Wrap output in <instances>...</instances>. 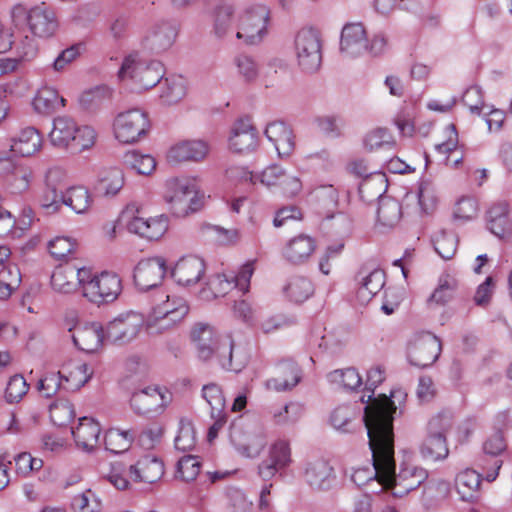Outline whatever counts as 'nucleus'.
<instances>
[{"instance_id": "obj_1", "label": "nucleus", "mask_w": 512, "mask_h": 512, "mask_svg": "<svg viewBox=\"0 0 512 512\" xmlns=\"http://www.w3.org/2000/svg\"><path fill=\"white\" fill-rule=\"evenodd\" d=\"M401 391L391 393L390 398L383 395L370 402L364 410V423L367 429L368 443L372 452L373 468L356 469L351 479L357 486H363L373 479L387 489L393 468V414L396 412L395 398Z\"/></svg>"}, {"instance_id": "obj_2", "label": "nucleus", "mask_w": 512, "mask_h": 512, "mask_svg": "<svg viewBox=\"0 0 512 512\" xmlns=\"http://www.w3.org/2000/svg\"><path fill=\"white\" fill-rule=\"evenodd\" d=\"M191 339L197 348L198 356L203 360L216 356L224 369L234 372L241 371L247 364L246 354L236 350L229 337L219 339L210 325L196 324L191 331Z\"/></svg>"}, {"instance_id": "obj_3", "label": "nucleus", "mask_w": 512, "mask_h": 512, "mask_svg": "<svg viewBox=\"0 0 512 512\" xmlns=\"http://www.w3.org/2000/svg\"><path fill=\"white\" fill-rule=\"evenodd\" d=\"M164 200L176 217H185L198 211L201 206L199 186L195 178L175 177L166 181Z\"/></svg>"}, {"instance_id": "obj_4", "label": "nucleus", "mask_w": 512, "mask_h": 512, "mask_svg": "<svg viewBox=\"0 0 512 512\" xmlns=\"http://www.w3.org/2000/svg\"><path fill=\"white\" fill-rule=\"evenodd\" d=\"M270 9L260 3L244 7L237 16L235 37L246 45H258L269 33Z\"/></svg>"}, {"instance_id": "obj_5", "label": "nucleus", "mask_w": 512, "mask_h": 512, "mask_svg": "<svg viewBox=\"0 0 512 512\" xmlns=\"http://www.w3.org/2000/svg\"><path fill=\"white\" fill-rule=\"evenodd\" d=\"M84 288L82 296L89 302L102 305L114 302L122 292V280L113 272H101L96 274L91 268L86 267L82 274Z\"/></svg>"}, {"instance_id": "obj_6", "label": "nucleus", "mask_w": 512, "mask_h": 512, "mask_svg": "<svg viewBox=\"0 0 512 512\" xmlns=\"http://www.w3.org/2000/svg\"><path fill=\"white\" fill-rule=\"evenodd\" d=\"M189 307L182 297L165 295V300L157 303L146 319V329L150 334H162L175 327L188 314Z\"/></svg>"}, {"instance_id": "obj_7", "label": "nucleus", "mask_w": 512, "mask_h": 512, "mask_svg": "<svg viewBox=\"0 0 512 512\" xmlns=\"http://www.w3.org/2000/svg\"><path fill=\"white\" fill-rule=\"evenodd\" d=\"M11 14L14 20L24 17L30 32L40 39L53 37L59 28L55 12L45 2L30 9L22 4H17L13 6Z\"/></svg>"}, {"instance_id": "obj_8", "label": "nucleus", "mask_w": 512, "mask_h": 512, "mask_svg": "<svg viewBox=\"0 0 512 512\" xmlns=\"http://www.w3.org/2000/svg\"><path fill=\"white\" fill-rule=\"evenodd\" d=\"M118 76L122 80H132L139 89L147 90L159 83L163 77V69L159 62H145L134 53L125 57Z\"/></svg>"}, {"instance_id": "obj_9", "label": "nucleus", "mask_w": 512, "mask_h": 512, "mask_svg": "<svg viewBox=\"0 0 512 512\" xmlns=\"http://www.w3.org/2000/svg\"><path fill=\"white\" fill-rule=\"evenodd\" d=\"M452 427V417L446 413H440L428 423V435L420 446L423 458L438 461L447 458L449 449L446 442V434Z\"/></svg>"}, {"instance_id": "obj_10", "label": "nucleus", "mask_w": 512, "mask_h": 512, "mask_svg": "<svg viewBox=\"0 0 512 512\" xmlns=\"http://www.w3.org/2000/svg\"><path fill=\"white\" fill-rule=\"evenodd\" d=\"M294 49L300 68L307 73L316 72L322 63L320 33L313 28H303L295 36Z\"/></svg>"}, {"instance_id": "obj_11", "label": "nucleus", "mask_w": 512, "mask_h": 512, "mask_svg": "<svg viewBox=\"0 0 512 512\" xmlns=\"http://www.w3.org/2000/svg\"><path fill=\"white\" fill-rule=\"evenodd\" d=\"M113 126L116 139L129 144L147 134L150 129V121L146 112L132 109L118 114Z\"/></svg>"}, {"instance_id": "obj_12", "label": "nucleus", "mask_w": 512, "mask_h": 512, "mask_svg": "<svg viewBox=\"0 0 512 512\" xmlns=\"http://www.w3.org/2000/svg\"><path fill=\"white\" fill-rule=\"evenodd\" d=\"M441 353V342L432 333L416 335L408 346V360L418 368L431 366Z\"/></svg>"}, {"instance_id": "obj_13", "label": "nucleus", "mask_w": 512, "mask_h": 512, "mask_svg": "<svg viewBox=\"0 0 512 512\" xmlns=\"http://www.w3.org/2000/svg\"><path fill=\"white\" fill-rule=\"evenodd\" d=\"M146 325L143 316L136 312L121 314L106 326V337L113 343L125 344L134 340Z\"/></svg>"}, {"instance_id": "obj_14", "label": "nucleus", "mask_w": 512, "mask_h": 512, "mask_svg": "<svg viewBox=\"0 0 512 512\" xmlns=\"http://www.w3.org/2000/svg\"><path fill=\"white\" fill-rule=\"evenodd\" d=\"M427 478L428 471L426 469L409 463L402 465L399 473L396 474L395 459L393 458L391 480L387 484V489H391L393 496L403 497L417 489Z\"/></svg>"}, {"instance_id": "obj_15", "label": "nucleus", "mask_w": 512, "mask_h": 512, "mask_svg": "<svg viewBox=\"0 0 512 512\" xmlns=\"http://www.w3.org/2000/svg\"><path fill=\"white\" fill-rule=\"evenodd\" d=\"M507 449V442L504 434L496 430L486 437L482 444V450L486 457L492 458L491 467L486 465V458L480 460L479 466L485 473L484 478L488 482H493L499 474L503 461L499 458Z\"/></svg>"}, {"instance_id": "obj_16", "label": "nucleus", "mask_w": 512, "mask_h": 512, "mask_svg": "<svg viewBox=\"0 0 512 512\" xmlns=\"http://www.w3.org/2000/svg\"><path fill=\"white\" fill-rule=\"evenodd\" d=\"M131 214L127 222V229L148 240L160 239L168 229V218L164 215L157 217L143 218L134 215V206H128L124 216Z\"/></svg>"}, {"instance_id": "obj_17", "label": "nucleus", "mask_w": 512, "mask_h": 512, "mask_svg": "<svg viewBox=\"0 0 512 512\" xmlns=\"http://www.w3.org/2000/svg\"><path fill=\"white\" fill-rule=\"evenodd\" d=\"M84 272L86 267H78L74 264L58 266L51 276V286L54 291L62 294L74 293L78 289L83 293L82 274Z\"/></svg>"}, {"instance_id": "obj_18", "label": "nucleus", "mask_w": 512, "mask_h": 512, "mask_svg": "<svg viewBox=\"0 0 512 512\" xmlns=\"http://www.w3.org/2000/svg\"><path fill=\"white\" fill-rule=\"evenodd\" d=\"M132 409L141 415L159 414L167 403L166 395L157 387H147L132 394Z\"/></svg>"}, {"instance_id": "obj_19", "label": "nucleus", "mask_w": 512, "mask_h": 512, "mask_svg": "<svg viewBox=\"0 0 512 512\" xmlns=\"http://www.w3.org/2000/svg\"><path fill=\"white\" fill-rule=\"evenodd\" d=\"M166 273L165 261L162 258L141 260L134 269V282L140 289L157 286Z\"/></svg>"}, {"instance_id": "obj_20", "label": "nucleus", "mask_w": 512, "mask_h": 512, "mask_svg": "<svg viewBox=\"0 0 512 512\" xmlns=\"http://www.w3.org/2000/svg\"><path fill=\"white\" fill-rule=\"evenodd\" d=\"M72 331V340L80 350L93 353L99 350L103 344L106 331L100 323H88L84 325H77Z\"/></svg>"}, {"instance_id": "obj_21", "label": "nucleus", "mask_w": 512, "mask_h": 512, "mask_svg": "<svg viewBox=\"0 0 512 512\" xmlns=\"http://www.w3.org/2000/svg\"><path fill=\"white\" fill-rule=\"evenodd\" d=\"M254 264L255 261L245 263L238 273L232 277L231 281L227 279L225 275L215 276L209 283L211 291L215 296H222L225 295L233 285L240 291L244 293L247 292L250 286V279L255 270Z\"/></svg>"}, {"instance_id": "obj_22", "label": "nucleus", "mask_w": 512, "mask_h": 512, "mask_svg": "<svg viewBox=\"0 0 512 512\" xmlns=\"http://www.w3.org/2000/svg\"><path fill=\"white\" fill-rule=\"evenodd\" d=\"M205 273L204 261L196 256H185L174 265L171 275L182 286L197 284Z\"/></svg>"}, {"instance_id": "obj_23", "label": "nucleus", "mask_w": 512, "mask_h": 512, "mask_svg": "<svg viewBox=\"0 0 512 512\" xmlns=\"http://www.w3.org/2000/svg\"><path fill=\"white\" fill-rule=\"evenodd\" d=\"M487 227L495 236L506 238L512 235L510 205L507 201H497L486 213Z\"/></svg>"}, {"instance_id": "obj_24", "label": "nucleus", "mask_w": 512, "mask_h": 512, "mask_svg": "<svg viewBox=\"0 0 512 512\" xmlns=\"http://www.w3.org/2000/svg\"><path fill=\"white\" fill-rule=\"evenodd\" d=\"M163 474L164 464L162 460L153 455L140 458L129 468L130 478L137 483H155L162 478Z\"/></svg>"}, {"instance_id": "obj_25", "label": "nucleus", "mask_w": 512, "mask_h": 512, "mask_svg": "<svg viewBox=\"0 0 512 512\" xmlns=\"http://www.w3.org/2000/svg\"><path fill=\"white\" fill-rule=\"evenodd\" d=\"M341 51L351 57H357L368 49L366 30L361 23L346 24L341 33Z\"/></svg>"}, {"instance_id": "obj_26", "label": "nucleus", "mask_w": 512, "mask_h": 512, "mask_svg": "<svg viewBox=\"0 0 512 512\" xmlns=\"http://www.w3.org/2000/svg\"><path fill=\"white\" fill-rule=\"evenodd\" d=\"M258 145L256 129L245 121H237L229 137V148L234 153L245 154L255 150Z\"/></svg>"}, {"instance_id": "obj_27", "label": "nucleus", "mask_w": 512, "mask_h": 512, "mask_svg": "<svg viewBox=\"0 0 512 512\" xmlns=\"http://www.w3.org/2000/svg\"><path fill=\"white\" fill-rule=\"evenodd\" d=\"M265 136L273 143L280 157L290 156L295 148V137L292 129L282 121H274L267 125Z\"/></svg>"}, {"instance_id": "obj_28", "label": "nucleus", "mask_w": 512, "mask_h": 512, "mask_svg": "<svg viewBox=\"0 0 512 512\" xmlns=\"http://www.w3.org/2000/svg\"><path fill=\"white\" fill-rule=\"evenodd\" d=\"M305 480L315 490L329 489L335 479L333 467L325 460H316L307 464Z\"/></svg>"}, {"instance_id": "obj_29", "label": "nucleus", "mask_w": 512, "mask_h": 512, "mask_svg": "<svg viewBox=\"0 0 512 512\" xmlns=\"http://www.w3.org/2000/svg\"><path fill=\"white\" fill-rule=\"evenodd\" d=\"M482 475L474 469H464L455 477V487L461 500L475 502L480 497Z\"/></svg>"}, {"instance_id": "obj_30", "label": "nucleus", "mask_w": 512, "mask_h": 512, "mask_svg": "<svg viewBox=\"0 0 512 512\" xmlns=\"http://www.w3.org/2000/svg\"><path fill=\"white\" fill-rule=\"evenodd\" d=\"M42 136L34 127H27L20 131L16 138L11 140V152L21 157H29L40 151Z\"/></svg>"}, {"instance_id": "obj_31", "label": "nucleus", "mask_w": 512, "mask_h": 512, "mask_svg": "<svg viewBox=\"0 0 512 512\" xmlns=\"http://www.w3.org/2000/svg\"><path fill=\"white\" fill-rule=\"evenodd\" d=\"M209 151L208 144L202 140H186L174 145L168 157L172 161H200L203 160Z\"/></svg>"}, {"instance_id": "obj_32", "label": "nucleus", "mask_w": 512, "mask_h": 512, "mask_svg": "<svg viewBox=\"0 0 512 512\" xmlns=\"http://www.w3.org/2000/svg\"><path fill=\"white\" fill-rule=\"evenodd\" d=\"M100 433V424L89 417L80 418L78 426L72 430L77 446L87 451L97 447Z\"/></svg>"}, {"instance_id": "obj_33", "label": "nucleus", "mask_w": 512, "mask_h": 512, "mask_svg": "<svg viewBox=\"0 0 512 512\" xmlns=\"http://www.w3.org/2000/svg\"><path fill=\"white\" fill-rule=\"evenodd\" d=\"M63 388L67 391H77L84 386L92 376L89 366L83 362H74L66 365L59 371Z\"/></svg>"}, {"instance_id": "obj_34", "label": "nucleus", "mask_w": 512, "mask_h": 512, "mask_svg": "<svg viewBox=\"0 0 512 512\" xmlns=\"http://www.w3.org/2000/svg\"><path fill=\"white\" fill-rule=\"evenodd\" d=\"M76 123L69 117H57L53 121V128L49 134L51 144L57 148L70 149L74 134L76 133Z\"/></svg>"}, {"instance_id": "obj_35", "label": "nucleus", "mask_w": 512, "mask_h": 512, "mask_svg": "<svg viewBox=\"0 0 512 512\" xmlns=\"http://www.w3.org/2000/svg\"><path fill=\"white\" fill-rule=\"evenodd\" d=\"M377 225L384 231L394 228L401 220L400 203L390 197H378Z\"/></svg>"}, {"instance_id": "obj_36", "label": "nucleus", "mask_w": 512, "mask_h": 512, "mask_svg": "<svg viewBox=\"0 0 512 512\" xmlns=\"http://www.w3.org/2000/svg\"><path fill=\"white\" fill-rule=\"evenodd\" d=\"M360 286L357 291V297L362 302H369L384 286L385 273L383 270L375 268L369 272L362 270Z\"/></svg>"}, {"instance_id": "obj_37", "label": "nucleus", "mask_w": 512, "mask_h": 512, "mask_svg": "<svg viewBox=\"0 0 512 512\" xmlns=\"http://www.w3.org/2000/svg\"><path fill=\"white\" fill-rule=\"evenodd\" d=\"M315 248L316 243L312 237L299 235L288 242L284 257L291 263L301 264L312 255Z\"/></svg>"}, {"instance_id": "obj_38", "label": "nucleus", "mask_w": 512, "mask_h": 512, "mask_svg": "<svg viewBox=\"0 0 512 512\" xmlns=\"http://www.w3.org/2000/svg\"><path fill=\"white\" fill-rule=\"evenodd\" d=\"M32 105L40 114H51L65 106V99L55 88L43 86L34 96Z\"/></svg>"}, {"instance_id": "obj_39", "label": "nucleus", "mask_w": 512, "mask_h": 512, "mask_svg": "<svg viewBox=\"0 0 512 512\" xmlns=\"http://www.w3.org/2000/svg\"><path fill=\"white\" fill-rule=\"evenodd\" d=\"M176 35L177 32L174 26L169 23H161L155 26L146 36V44L151 50L162 52L172 46Z\"/></svg>"}, {"instance_id": "obj_40", "label": "nucleus", "mask_w": 512, "mask_h": 512, "mask_svg": "<svg viewBox=\"0 0 512 512\" xmlns=\"http://www.w3.org/2000/svg\"><path fill=\"white\" fill-rule=\"evenodd\" d=\"M350 171L359 176L365 177L362 183L359 186V193L363 196L365 193H368L371 189L374 188L375 185L379 187L375 190L374 196L380 197L383 193V184L385 182L384 175L376 174L371 175L368 171V167L363 160L353 161L349 165Z\"/></svg>"}, {"instance_id": "obj_41", "label": "nucleus", "mask_w": 512, "mask_h": 512, "mask_svg": "<svg viewBox=\"0 0 512 512\" xmlns=\"http://www.w3.org/2000/svg\"><path fill=\"white\" fill-rule=\"evenodd\" d=\"M64 205L69 207L77 214H84L88 212L93 204V199L88 191L83 186H73L67 188L64 192Z\"/></svg>"}, {"instance_id": "obj_42", "label": "nucleus", "mask_w": 512, "mask_h": 512, "mask_svg": "<svg viewBox=\"0 0 512 512\" xmlns=\"http://www.w3.org/2000/svg\"><path fill=\"white\" fill-rule=\"evenodd\" d=\"M124 185V174L116 167L103 169L99 174L96 189L104 196L116 195Z\"/></svg>"}, {"instance_id": "obj_43", "label": "nucleus", "mask_w": 512, "mask_h": 512, "mask_svg": "<svg viewBox=\"0 0 512 512\" xmlns=\"http://www.w3.org/2000/svg\"><path fill=\"white\" fill-rule=\"evenodd\" d=\"M283 291L291 301L301 303L313 294L314 286L307 277L295 275L289 278Z\"/></svg>"}, {"instance_id": "obj_44", "label": "nucleus", "mask_w": 512, "mask_h": 512, "mask_svg": "<svg viewBox=\"0 0 512 512\" xmlns=\"http://www.w3.org/2000/svg\"><path fill=\"white\" fill-rule=\"evenodd\" d=\"M186 91V80L182 76H171L165 79L160 100L165 105H174L185 97Z\"/></svg>"}, {"instance_id": "obj_45", "label": "nucleus", "mask_w": 512, "mask_h": 512, "mask_svg": "<svg viewBox=\"0 0 512 512\" xmlns=\"http://www.w3.org/2000/svg\"><path fill=\"white\" fill-rule=\"evenodd\" d=\"M133 440L134 433L132 431L111 428L104 436L105 449L114 454L123 453L129 449Z\"/></svg>"}, {"instance_id": "obj_46", "label": "nucleus", "mask_w": 512, "mask_h": 512, "mask_svg": "<svg viewBox=\"0 0 512 512\" xmlns=\"http://www.w3.org/2000/svg\"><path fill=\"white\" fill-rule=\"evenodd\" d=\"M234 7L223 3L217 6L213 12V32L218 38H223L232 32V18Z\"/></svg>"}, {"instance_id": "obj_47", "label": "nucleus", "mask_w": 512, "mask_h": 512, "mask_svg": "<svg viewBox=\"0 0 512 512\" xmlns=\"http://www.w3.org/2000/svg\"><path fill=\"white\" fill-rule=\"evenodd\" d=\"M300 381L299 367L289 362L281 367V375L268 381L269 388L276 391H285L293 388Z\"/></svg>"}, {"instance_id": "obj_48", "label": "nucleus", "mask_w": 512, "mask_h": 512, "mask_svg": "<svg viewBox=\"0 0 512 512\" xmlns=\"http://www.w3.org/2000/svg\"><path fill=\"white\" fill-rule=\"evenodd\" d=\"M364 147L369 151L393 150L396 142L386 128H375L369 131L364 138Z\"/></svg>"}, {"instance_id": "obj_49", "label": "nucleus", "mask_w": 512, "mask_h": 512, "mask_svg": "<svg viewBox=\"0 0 512 512\" xmlns=\"http://www.w3.org/2000/svg\"><path fill=\"white\" fill-rule=\"evenodd\" d=\"M456 287L457 283L453 277L442 275L437 287L427 300L428 305L442 306L447 304L453 298Z\"/></svg>"}, {"instance_id": "obj_50", "label": "nucleus", "mask_w": 512, "mask_h": 512, "mask_svg": "<svg viewBox=\"0 0 512 512\" xmlns=\"http://www.w3.org/2000/svg\"><path fill=\"white\" fill-rule=\"evenodd\" d=\"M433 245L435 251L441 258L450 260L457 251L458 238L452 232L441 230L434 236Z\"/></svg>"}, {"instance_id": "obj_51", "label": "nucleus", "mask_w": 512, "mask_h": 512, "mask_svg": "<svg viewBox=\"0 0 512 512\" xmlns=\"http://www.w3.org/2000/svg\"><path fill=\"white\" fill-rule=\"evenodd\" d=\"M327 377L330 383L347 390H355L362 384V378L354 368L334 370Z\"/></svg>"}, {"instance_id": "obj_52", "label": "nucleus", "mask_w": 512, "mask_h": 512, "mask_svg": "<svg viewBox=\"0 0 512 512\" xmlns=\"http://www.w3.org/2000/svg\"><path fill=\"white\" fill-rule=\"evenodd\" d=\"M124 164L141 175H150L156 167V161L151 155H142L137 151H129L123 156Z\"/></svg>"}, {"instance_id": "obj_53", "label": "nucleus", "mask_w": 512, "mask_h": 512, "mask_svg": "<svg viewBox=\"0 0 512 512\" xmlns=\"http://www.w3.org/2000/svg\"><path fill=\"white\" fill-rule=\"evenodd\" d=\"M202 396L211 408V417H218L225 414V398L222 389L215 383L204 385Z\"/></svg>"}, {"instance_id": "obj_54", "label": "nucleus", "mask_w": 512, "mask_h": 512, "mask_svg": "<svg viewBox=\"0 0 512 512\" xmlns=\"http://www.w3.org/2000/svg\"><path fill=\"white\" fill-rule=\"evenodd\" d=\"M49 412L51 421L59 427L68 425L75 417L73 405L64 399L52 403L49 407Z\"/></svg>"}, {"instance_id": "obj_55", "label": "nucleus", "mask_w": 512, "mask_h": 512, "mask_svg": "<svg viewBox=\"0 0 512 512\" xmlns=\"http://www.w3.org/2000/svg\"><path fill=\"white\" fill-rule=\"evenodd\" d=\"M201 466L197 456L185 455L177 462L176 477L185 482L194 481L200 473Z\"/></svg>"}, {"instance_id": "obj_56", "label": "nucleus", "mask_w": 512, "mask_h": 512, "mask_svg": "<svg viewBox=\"0 0 512 512\" xmlns=\"http://www.w3.org/2000/svg\"><path fill=\"white\" fill-rule=\"evenodd\" d=\"M301 406L289 403L271 410L272 420L276 425L287 426L296 423L301 416Z\"/></svg>"}, {"instance_id": "obj_57", "label": "nucleus", "mask_w": 512, "mask_h": 512, "mask_svg": "<svg viewBox=\"0 0 512 512\" xmlns=\"http://www.w3.org/2000/svg\"><path fill=\"white\" fill-rule=\"evenodd\" d=\"M356 418V411L351 405H340L336 407L331 415V425L342 432H350V425Z\"/></svg>"}, {"instance_id": "obj_58", "label": "nucleus", "mask_w": 512, "mask_h": 512, "mask_svg": "<svg viewBox=\"0 0 512 512\" xmlns=\"http://www.w3.org/2000/svg\"><path fill=\"white\" fill-rule=\"evenodd\" d=\"M72 508L75 512H100L101 502L91 489H87L73 497Z\"/></svg>"}, {"instance_id": "obj_59", "label": "nucleus", "mask_w": 512, "mask_h": 512, "mask_svg": "<svg viewBox=\"0 0 512 512\" xmlns=\"http://www.w3.org/2000/svg\"><path fill=\"white\" fill-rule=\"evenodd\" d=\"M10 187L14 193L21 194L29 190L34 180V171L28 166H18L12 173Z\"/></svg>"}, {"instance_id": "obj_60", "label": "nucleus", "mask_w": 512, "mask_h": 512, "mask_svg": "<svg viewBox=\"0 0 512 512\" xmlns=\"http://www.w3.org/2000/svg\"><path fill=\"white\" fill-rule=\"evenodd\" d=\"M175 448L182 452L191 451L196 445V433L191 422L181 421L175 437Z\"/></svg>"}, {"instance_id": "obj_61", "label": "nucleus", "mask_w": 512, "mask_h": 512, "mask_svg": "<svg viewBox=\"0 0 512 512\" xmlns=\"http://www.w3.org/2000/svg\"><path fill=\"white\" fill-rule=\"evenodd\" d=\"M96 139L97 133L94 128L90 126H77L70 149L76 152L90 149L95 145Z\"/></svg>"}, {"instance_id": "obj_62", "label": "nucleus", "mask_w": 512, "mask_h": 512, "mask_svg": "<svg viewBox=\"0 0 512 512\" xmlns=\"http://www.w3.org/2000/svg\"><path fill=\"white\" fill-rule=\"evenodd\" d=\"M62 199H64V192L59 189L45 187L39 203L45 213L54 214L59 212L64 205Z\"/></svg>"}, {"instance_id": "obj_63", "label": "nucleus", "mask_w": 512, "mask_h": 512, "mask_svg": "<svg viewBox=\"0 0 512 512\" xmlns=\"http://www.w3.org/2000/svg\"><path fill=\"white\" fill-rule=\"evenodd\" d=\"M232 441L241 454L251 458L258 456L266 444L261 436H248L245 440H241L233 435Z\"/></svg>"}, {"instance_id": "obj_64", "label": "nucleus", "mask_w": 512, "mask_h": 512, "mask_svg": "<svg viewBox=\"0 0 512 512\" xmlns=\"http://www.w3.org/2000/svg\"><path fill=\"white\" fill-rule=\"evenodd\" d=\"M268 459L280 470L287 467L291 461L289 444L283 440L274 443L270 448Z\"/></svg>"}]
</instances>
